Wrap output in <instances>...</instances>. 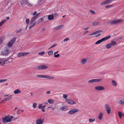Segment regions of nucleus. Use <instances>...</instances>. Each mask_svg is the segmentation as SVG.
Here are the masks:
<instances>
[{
  "mask_svg": "<svg viewBox=\"0 0 124 124\" xmlns=\"http://www.w3.org/2000/svg\"><path fill=\"white\" fill-rule=\"evenodd\" d=\"M45 52L44 51L42 52H41L39 53H38V54L39 55H40L41 56H42L45 54Z\"/></svg>",
  "mask_w": 124,
  "mask_h": 124,
  "instance_id": "4c0bfd02",
  "label": "nucleus"
},
{
  "mask_svg": "<svg viewBox=\"0 0 124 124\" xmlns=\"http://www.w3.org/2000/svg\"><path fill=\"white\" fill-rule=\"evenodd\" d=\"M95 118H93V119H89V122H93L94 121H95Z\"/></svg>",
  "mask_w": 124,
  "mask_h": 124,
  "instance_id": "49530a36",
  "label": "nucleus"
},
{
  "mask_svg": "<svg viewBox=\"0 0 124 124\" xmlns=\"http://www.w3.org/2000/svg\"><path fill=\"white\" fill-rule=\"evenodd\" d=\"M31 19L30 23V25L29 27V29L31 28L32 27L34 26L36 24V22H35L34 21H32L31 22Z\"/></svg>",
  "mask_w": 124,
  "mask_h": 124,
  "instance_id": "dca6fc26",
  "label": "nucleus"
},
{
  "mask_svg": "<svg viewBox=\"0 0 124 124\" xmlns=\"http://www.w3.org/2000/svg\"><path fill=\"white\" fill-rule=\"evenodd\" d=\"M65 101L67 102L70 104L73 105L76 103V102L74 101L72 99H66Z\"/></svg>",
  "mask_w": 124,
  "mask_h": 124,
  "instance_id": "9d476101",
  "label": "nucleus"
},
{
  "mask_svg": "<svg viewBox=\"0 0 124 124\" xmlns=\"http://www.w3.org/2000/svg\"><path fill=\"white\" fill-rule=\"evenodd\" d=\"M21 92V91L18 89H17L16 90H15L14 92V93L16 94H17L18 93H20Z\"/></svg>",
  "mask_w": 124,
  "mask_h": 124,
  "instance_id": "b1692460",
  "label": "nucleus"
},
{
  "mask_svg": "<svg viewBox=\"0 0 124 124\" xmlns=\"http://www.w3.org/2000/svg\"><path fill=\"white\" fill-rule=\"evenodd\" d=\"M4 100H5V99L4 98L0 102V103H4L5 101H4Z\"/></svg>",
  "mask_w": 124,
  "mask_h": 124,
  "instance_id": "bf43d9fd",
  "label": "nucleus"
},
{
  "mask_svg": "<svg viewBox=\"0 0 124 124\" xmlns=\"http://www.w3.org/2000/svg\"><path fill=\"white\" fill-rule=\"evenodd\" d=\"M22 30V29H20L16 31L15 32L16 33L19 34L20 33V32Z\"/></svg>",
  "mask_w": 124,
  "mask_h": 124,
  "instance_id": "58836bf2",
  "label": "nucleus"
},
{
  "mask_svg": "<svg viewBox=\"0 0 124 124\" xmlns=\"http://www.w3.org/2000/svg\"><path fill=\"white\" fill-rule=\"evenodd\" d=\"M10 51L8 48L5 47L4 48V50L3 53V54L4 55H6L9 53Z\"/></svg>",
  "mask_w": 124,
  "mask_h": 124,
  "instance_id": "4468645a",
  "label": "nucleus"
},
{
  "mask_svg": "<svg viewBox=\"0 0 124 124\" xmlns=\"http://www.w3.org/2000/svg\"><path fill=\"white\" fill-rule=\"evenodd\" d=\"M44 0H38V2L39 4H41L44 1Z\"/></svg>",
  "mask_w": 124,
  "mask_h": 124,
  "instance_id": "a18cd8bd",
  "label": "nucleus"
},
{
  "mask_svg": "<svg viewBox=\"0 0 124 124\" xmlns=\"http://www.w3.org/2000/svg\"><path fill=\"white\" fill-rule=\"evenodd\" d=\"M53 53V51H50L48 52L47 54L49 55H51Z\"/></svg>",
  "mask_w": 124,
  "mask_h": 124,
  "instance_id": "c03bdc74",
  "label": "nucleus"
},
{
  "mask_svg": "<svg viewBox=\"0 0 124 124\" xmlns=\"http://www.w3.org/2000/svg\"><path fill=\"white\" fill-rule=\"evenodd\" d=\"M16 38H14L10 40L8 43L7 46L9 48L11 47L16 41Z\"/></svg>",
  "mask_w": 124,
  "mask_h": 124,
  "instance_id": "20e7f679",
  "label": "nucleus"
},
{
  "mask_svg": "<svg viewBox=\"0 0 124 124\" xmlns=\"http://www.w3.org/2000/svg\"><path fill=\"white\" fill-rule=\"evenodd\" d=\"M3 41V38L1 37H0V44H2Z\"/></svg>",
  "mask_w": 124,
  "mask_h": 124,
  "instance_id": "09e8293b",
  "label": "nucleus"
},
{
  "mask_svg": "<svg viewBox=\"0 0 124 124\" xmlns=\"http://www.w3.org/2000/svg\"><path fill=\"white\" fill-rule=\"evenodd\" d=\"M44 119H38L36 120V124H42L44 122Z\"/></svg>",
  "mask_w": 124,
  "mask_h": 124,
  "instance_id": "ddd939ff",
  "label": "nucleus"
},
{
  "mask_svg": "<svg viewBox=\"0 0 124 124\" xmlns=\"http://www.w3.org/2000/svg\"><path fill=\"white\" fill-rule=\"evenodd\" d=\"M102 80V79L100 78L99 79H93L89 80L88 81V82L89 83H93L97 82H100Z\"/></svg>",
  "mask_w": 124,
  "mask_h": 124,
  "instance_id": "423d86ee",
  "label": "nucleus"
},
{
  "mask_svg": "<svg viewBox=\"0 0 124 124\" xmlns=\"http://www.w3.org/2000/svg\"><path fill=\"white\" fill-rule=\"evenodd\" d=\"M46 29L45 28H42L41 29V31L43 32L45 31Z\"/></svg>",
  "mask_w": 124,
  "mask_h": 124,
  "instance_id": "13d9d810",
  "label": "nucleus"
},
{
  "mask_svg": "<svg viewBox=\"0 0 124 124\" xmlns=\"http://www.w3.org/2000/svg\"><path fill=\"white\" fill-rule=\"evenodd\" d=\"M45 78H47L49 79H53L54 78V77L45 75Z\"/></svg>",
  "mask_w": 124,
  "mask_h": 124,
  "instance_id": "5701e85b",
  "label": "nucleus"
},
{
  "mask_svg": "<svg viewBox=\"0 0 124 124\" xmlns=\"http://www.w3.org/2000/svg\"><path fill=\"white\" fill-rule=\"evenodd\" d=\"M94 89L97 91H102L105 89V88L103 86H95Z\"/></svg>",
  "mask_w": 124,
  "mask_h": 124,
  "instance_id": "9b49d317",
  "label": "nucleus"
},
{
  "mask_svg": "<svg viewBox=\"0 0 124 124\" xmlns=\"http://www.w3.org/2000/svg\"><path fill=\"white\" fill-rule=\"evenodd\" d=\"M40 13H38L36 14V15L34 16H33L31 18V22L32 21H34L39 16L40 14Z\"/></svg>",
  "mask_w": 124,
  "mask_h": 124,
  "instance_id": "2eb2a0df",
  "label": "nucleus"
},
{
  "mask_svg": "<svg viewBox=\"0 0 124 124\" xmlns=\"http://www.w3.org/2000/svg\"><path fill=\"white\" fill-rule=\"evenodd\" d=\"M43 18H42L39 19V23H40L41 21H43Z\"/></svg>",
  "mask_w": 124,
  "mask_h": 124,
  "instance_id": "6e6d98bb",
  "label": "nucleus"
},
{
  "mask_svg": "<svg viewBox=\"0 0 124 124\" xmlns=\"http://www.w3.org/2000/svg\"><path fill=\"white\" fill-rule=\"evenodd\" d=\"M100 23V22H96L93 23V26H96L99 24Z\"/></svg>",
  "mask_w": 124,
  "mask_h": 124,
  "instance_id": "7c9ffc66",
  "label": "nucleus"
},
{
  "mask_svg": "<svg viewBox=\"0 0 124 124\" xmlns=\"http://www.w3.org/2000/svg\"><path fill=\"white\" fill-rule=\"evenodd\" d=\"M81 63L82 64L85 63L87 61V60L85 58H83L81 59Z\"/></svg>",
  "mask_w": 124,
  "mask_h": 124,
  "instance_id": "393cba45",
  "label": "nucleus"
},
{
  "mask_svg": "<svg viewBox=\"0 0 124 124\" xmlns=\"http://www.w3.org/2000/svg\"><path fill=\"white\" fill-rule=\"evenodd\" d=\"M88 32V31H85L84 32V35H85L86 33H87Z\"/></svg>",
  "mask_w": 124,
  "mask_h": 124,
  "instance_id": "69168bd1",
  "label": "nucleus"
},
{
  "mask_svg": "<svg viewBox=\"0 0 124 124\" xmlns=\"http://www.w3.org/2000/svg\"><path fill=\"white\" fill-rule=\"evenodd\" d=\"M13 96V95H10L9 96H8V97L4 98L5 99L4 101H6L8 100H11Z\"/></svg>",
  "mask_w": 124,
  "mask_h": 124,
  "instance_id": "412c9836",
  "label": "nucleus"
},
{
  "mask_svg": "<svg viewBox=\"0 0 124 124\" xmlns=\"http://www.w3.org/2000/svg\"><path fill=\"white\" fill-rule=\"evenodd\" d=\"M67 108V107L66 106H64L61 108V110L62 111H64Z\"/></svg>",
  "mask_w": 124,
  "mask_h": 124,
  "instance_id": "f704fd0d",
  "label": "nucleus"
},
{
  "mask_svg": "<svg viewBox=\"0 0 124 124\" xmlns=\"http://www.w3.org/2000/svg\"><path fill=\"white\" fill-rule=\"evenodd\" d=\"M112 85L114 86H116L117 84L116 81L114 80H113L112 81Z\"/></svg>",
  "mask_w": 124,
  "mask_h": 124,
  "instance_id": "2f4dec72",
  "label": "nucleus"
},
{
  "mask_svg": "<svg viewBox=\"0 0 124 124\" xmlns=\"http://www.w3.org/2000/svg\"><path fill=\"white\" fill-rule=\"evenodd\" d=\"M42 104H40L39 105L38 108L39 109L41 108H42Z\"/></svg>",
  "mask_w": 124,
  "mask_h": 124,
  "instance_id": "3c124183",
  "label": "nucleus"
},
{
  "mask_svg": "<svg viewBox=\"0 0 124 124\" xmlns=\"http://www.w3.org/2000/svg\"><path fill=\"white\" fill-rule=\"evenodd\" d=\"M9 116H5L4 118H2V119L3 120L2 122L3 123H7L10 122L11 121V120L9 118Z\"/></svg>",
  "mask_w": 124,
  "mask_h": 124,
  "instance_id": "7ed1b4c3",
  "label": "nucleus"
},
{
  "mask_svg": "<svg viewBox=\"0 0 124 124\" xmlns=\"http://www.w3.org/2000/svg\"><path fill=\"white\" fill-rule=\"evenodd\" d=\"M54 17L53 15H50L48 16L47 18L49 20H51L54 19Z\"/></svg>",
  "mask_w": 124,
  "mask_h": 124,
  "instance_id": "a211bd4d",
  "label": "nucleus"
},
{
  "mask_svg": "<svg viewBox=\"0 0 124 124\" xmlns=\"http://www.w3.org/2000/svg\"><path fill=\"white\" fill-rule=\"evenodd\" d=\"M113 0H107L103 2H101V5H104L112 2Z\"/></svg>",
  "mask_w": 124,
  "mask_h": 124,
  "instance_id": "f8f14e48",
  "label": "nucleus"
},
{
  "mask_svg": "<svg viewBox=\"0 0 124 124\" xmlns=\"http://www.w3.org/2000/svg\"><path fill=\"white\" fill-rule=\"evenodd\" d=\"M110 44L111 45V46H112L115 45L116 44V43L114 41H112L111 42V43Z\"/></svg>",
  "mask_w": 124,
  "mask_h": 124,
  "instance_id": "c756f323",
  "label": "nucleus"
},
{
  "mask_svg": "<svg viewBox=\"0 0 124 124\" xmlns=\"http://www.w3.org/2000/svg\"><path fill=\"white\" fill-rule=\"evenodd\" d=\"M43 104L45 105H47L48 104V102H45L43 103Z\"/></svg>",
  "mask_w": 124,
  "mask_h": 124,
  "instance_id": "0e129e2a",
  "label": "nucleus"
},
{
  "mask_svg": "<svg viewBox=\"0 0 124 124\" xmlns=\"http://www.w3.org/2000/svg\"><path fill=\"white\" fill-rule=\"evenodd\" d=\"M118 114L120 118H122V116H124V114L122 113L121 112H118Z\"/></svg>",
  "mask_w": 124,
  "mask_h": 124,
  "instance_id": "4be33fe9",
  "label": "nucleus"
},
{
  "mask_svg": "<svg viewBox=\"0 0 124 124\" xmlns=\"http://www.w3.org/2000/svg\"><path fill=\"white\" fill-rule=\"evenodd\" d=\"M69 39L68 38H66L64 40V42H65L66 41L68 40H69Z\"/></svg>",
  "mask_w": 124,
  "mask_h": 124,
  "instance_id": "603ef678",
  "label": "nucleus"
},
{
  "mask_svg": "<svg viewBox=\"0 0 124 124\" xmlns=\"http://www.w3.org/2000/svg\"><path fill=\"white\" fill-rule=\"evenodd\" d=\"M103 115L102 113L101 112H100V114L99 115V119L100 120H101L102 119V118Z\"/></svg>",
  "mask_w": 124,
  "mask_h": 124,
  "instance_id": "a878e982",
  "label": "nucleus"
},
{
  "mask_svg": "<svg viewBox=\"0 0 124 124\" xmlns=\"http://www.w3.org/2000/svg\"><path fill=\"white\" fill-rule=\"evenodd\" d=\"M123 20L121 19H119L116 20H111L109 21L108 23L110 25H115L117 23L122 22Z\"/></svg>",
  "mask_w": 124,
  "mask_h": 124,
  "instance_id": "f03ea898",
  "label": "nucleus"
},
{
  "mask_svg": "<svg viewBox=\"0 0 124 124\" xmlns=\"http://www.w3.org/2000/svg\"><path fill=\"white\" fill-rule=\"evenodd\" d=\"M63 98L64 99H67V96L66 94H63Z\"/></svg>",
  "mask_w": 124,
  "mask_h": 124,
  "instance_id": "37998d69",
  "label": "nucleus"
},
{
  "mask_svg": "<svg viewBox=\"0 0 124 124\" xmlns=\"http://www.w3.org/2000/svg\"><path fill=\"white\" fill-rule=\"evenodd\" d=\"M89 12L90 13H91L93 15H95L96 14L95 12L94 11L92 10H89Z\"/></svg>",
  "mask_w": 124,
  "mask_h": 124,
  "instance_id": "72a5a7b5",
  "label": "nucleus"
},
{
  "mask_svg": "<svg viewBox=\"0 0 124 124\" xmlns=\"http://www.w3.org/2000/svg\"><path fill=\"white\" fill-rule=\"evenodd\" d=\"M29 53L23 52V53H19L17 54L18 57H20L22 56L24 57L28 55Z\"/></svg>",
  "mask_w": 124,
  "mask_h": 124,
  "instance_id": "1a4fd4ad",
  "label": "nucleus"
},
{
  "mask_svg": "<svg viewBox=\"0 0 124 124\" xmlns=\"http://www.w3.org/2000/svg\"><path fill=\"white\" fill-rule=\"evenodd\" d=\"M89 28V27H88L86 28H85L84 29V30H88Z\"/></svg>",
  "mask_w": 124,
  "mask_h": 124,
  "instance_id": "338daca9",
  "label": "nucleus"
},
{
  "mask_svg": "<svg viewBox=\"0 0 124 124\" xmlns=\"http://www.w3.org/2000/svg\"><path fill=\"white\" fill-rule=\"evenodd\" d=\"M3 61H2L3 62V63H5V62L6 61V59H3ZM2 61V60H1Z\"/></svg>",
  "mask_w": 124,
  "mask_h": 124,
  "instance_id": "e2e57ef3",
  "label": "nucleus"
},
{
  "mask_svg": "<svg viewBox=\"0 0 124 124\" xmlns=\"http://www.w3.org/2000/svg\"><path fill=\"white\" fill-rule=\"evenodd\" d=\"M103 31L102 30H99L95 32L91 33L89 34V36L93 35H94L98 33L103 32Z\"/></svg>",
  "mask_w": 124,
  "mask_h": 124,
  "instance_id": "f3484780",
  "label": "nucleus"
},
{
  "mask_svg": "<svg viewBox=\"0 0 124 124\" xmlns=\"http://www.w3.org/2000/svg\"><path fill=\"white\" fill-rule=\"evenodd\" d=\"M60 55L59 54H57L56 55H54V56L55 57H58L60 56Z\"/></svg>",
  "mask_w": 124,
  "mask_h": 124,
  "instance_id": "864d4df0",
  "label": "nucleus"
},
{
  "mask_svg": "<svg viewBox=\"0 0 124 124\" xmlns=\"http://www.w3.org/2000/svg\"><path fill=\"white\" fill-rule=\"evenodd\" d=\"M118 103L121 105H124V100L122 99V100H119L118 101Z\"/></svg>",
  "mask_w": 124,
  "mask_h": 124,
  "instance_id": "cd10ccee",
  "label": "nucleus"
},
{
  "mask_svg": "<svg viewBox=\"0 0 124 124\" xmlns=\"http://www.w3.org/2000/svg\"><path fill=\"white\" fill-rule=\"evenodd\" d=\"M21 3L22 6L24 5H26L30 7H31L32 6L31 4L29 3L27 0H22Z\"/></svg>",
  "mask_w": 124,
  "mask_h": 124,
  "instance_id": "39448f33",
  "label": "nucleus"
},
{
  "mask_svg": "<svg viewBox=\"0 0 124 124\" xmlns=\"http://www.w3.org/2000/svg\"><path fill=\"white\" fill-rule=\"evenodd\" d=\"M59 14V11L57 10V11L54 12V13L53 15H54L55 17H56V16H57Z\"/></svg>",
  "mask_w": 124,
  "mask_h": 124,
  "instance_id": "c85d7f7f",
  "label": "nucleus"
},
{
  "mask_svg": "<svg viewBox=\"0 0 124 124\" xmlns=\"http://www.w3.org/2000/svg\"><path fill=\"white\" fill-rule=\"evenodd\" d=\"M102 42V40H101V39L98 40L97 42H96L95 44H99L100 43H101V42Z\"/></svg>",
  "mask_w": 124,
  "mask_h": 124,
  "instance_id": "ea45409f",
  "label": "nucleus"
},
{
  "mask_svg": "<svg viewBox=\"0 0 124 124\" xmlns=\"http://www.w3.org/2000/svg\"><path fill=\"white\" fill-rule=\"evenodd\" d=\"M63 25H62L59 26H58L56 27H54V30H57L60 29L63 27Z\"/></svg>",
  "mask_w": 124,
  "mask_h": 124,
  "instance_id": "6ab92c4d",
  "label": "nucleus"
},
{
  "mask_svg": "<svg viewBox=\"0 0 124 124\" xmlns=\"http://www.w3.org/2000/svg\"><path fill=\"white\" fill-rule=\"evenodd\" d=\"M111 46V45L110 43L107 44L106 46V47L107 49L110 48Z\"/></svg>",
  "mask_w": 124,
  "mask_h": 124,
  "instance_id": "c9c22d12",
  "label": "nucleus"
},
{
  "mask_svg": "<svg viewBox=\"0 0 124 124\" xmlns=\"http://www.w3.org/2000/svg\"><path fill=\"white\" fill-rule=\"evenodd\" d=\"M79 110L77 109H72L70 110L68 112L69 114L70 115L74 114L75 113L78 112Z\"/></svg>",
  "mask_w": 124,
  "mask_h": 124,
  "instance_id": "0eeeda50",
  "label": "nucleus"
},
{
  "mask_svg": "<svg viewBox=\"0 0 124 124\" xmlns=\"http://www.w3.org/2000/svg\"><path fill=\"white\" fill-rule=\"evenodd\" d=\"M36 13L37 12L36 11L34 12L32 14V15L33 16H35V15H36Z\"/></svg>",
  "mask_w": 124,
  "mask_h": 124,
  "instance_id": "4d7b16f0",
  "label": "nucleus"
},
{
  "mask_svg": "<svg viewBox=\"0 0 124 124\" xmlns=\"http://www.w3.org/2000/svg\"><path fill=\"white\" fill-rule=\"evenodd\" d=\"M9 116V118L11 120V119H12L13 118V117H14V116Z\"/></svg>",
  "mask_w": 124,
  "mask_h": 124,
  "instance_id": "052dcab7",
  "label": "nucleus"
},
{
  "mask_svg": "<svg viewBox=\"0 0 124 124\" xmlns=\"http://www.w3.org/2000/svg\"><path fill=\"white\" fill-rule=\"evenodd\" d=\"M113 5H107L105 6V7L106 8H109L113 7Z\"/></svg>",
  "mask_w": 124,
  "mask_h": 124,
  "instance_id": "79ce46f5",
  "label": "nucleus"
},
{
  "mask_svg": "<svg viewBox=\"0 0 124 124\" xmlns=\"http://www.w3.org/2000/svg\"><path fill=\"white\" fill-rule=\"evenodd\" d=\"M50 93V91H48L46 92V93L48 94H49Z\"/></svg>",
  "mask_w": 124,
  "mask_h": 124,
  "instance_id": "774afa93",
  "label": "nucleus"
},
{
  "mask_svg": "<svg viewBox=\"0 0 124 124\" xmlns=\"http://www.w3.org/2000/svg\"><path fill=\"white\" fill-rule=\"evenodd\" d=\"M21 110L20 109L18 110L17 111V113L18 114H19L20 113Z\"/></svg>",
  "mask_w": 124,
  "mask_h": 124,
  "instance_id": "5fc2aeb1",
  "label": "nucleus"
},
{
  "mask_svg": "<svg viewBox=\"0 0 124 124\" xmlns=\"http://www.w3.org/2000/svg\"><path fill=\"white\" fill-rule=\"evenodd\" d=\"M7 80V79H0V83H1L3 82H5Z\"/></svg>",
  "mask_w": 124,
  "mask_h": 124,
  "instance_id": "de8ad7c7",
  "label": "nucleus"
},
{
  "mask_svg": "<svg viewBox=\"0 0 124 124\" xmlns=\"http://www.w3.org/2000/svg\"><path fill=\"white\" fill-rule=\"evenodd\" d=\"M47 101L50 104L53 103L54 102V100L52 99L48 100Z\"/></svg>",
  "mask_w": 124,
  "mask_h": 124,
  "instance_id": "bb28decb",
  "label": "nucleus"
},
{
  "mask_svg": "<svg viewBox=\"0 0 124 124\" xmlns=\"http://www.w3.org/2000/svg\"><path fill=\"white\" fill-rule=\"evenodd\" d=\"M37 77L39 78H45V75H37Z\"/></svg>",
  "mask_w": 124,
  "mask_h": 124,
  "instance_id": "473e14b6",
  "label": "nucleus"
},
{
  "mask_svg": "<svg viewBox=\"0 0 124 124\" xmlns=\"http://www.w3.org/2000/svg\"><path fill=\"white\" fill-rule=\"evenodd\" d=\"M30 22V20L29 19H26V22L27 24H28Z\"/></svg>",
  "mask_w": 124,
  "mask_h": 124,
  "instance_id": "8fccbe9b",
  "label": "nucleus"
},
{
  "mask_svg": "<svg viewBox=\"0 0 124 124\" xmlns=\"http://www.w3.org/2000/svg\"><path fill=\"white\" fill-rule=\"evenodd\" d=\"M48 66L44 65H41L40 66H37L34 67V69L36 70H46L48 69Z\"/></svg>",
  "mask_w": 124,
  "mask_h": 124,
  "instance_id": "f257e3e1",
  "label": "nucleus"
},
{
  "mask_svg": "<svg viewBox=\"0 0 124 124\" xmlns=\"http://www.w3.org/2000/svg\"><path fill=\"white\" fill-rule=\"evenodd\" d=\"M42 111L43 112H44L45 111V109L43 108H41Z\"/></svg>",
  "mask_w": 124,
  "mask_h": 124,
  "instance_id": "680f3d73",
  "label": "nucleus"
},
{
  "mask_svg": "<svg viewBox=\"0 0 124 124\" xmlns=\"http://www.w3.org/2000/svg\"><path fill=\"white\" fill-rule=\"evenodd\" d=\"M37 104L36 102H34L33 103V107L34 108H35L36 107Z\"/></svg>",
  "mask_w": 124,
  "mask_h": 124,
  "instance_id": "a19ab883",
  "label": "nucleus"
},
{
  "mask_svg": "<svg viewBox=\"0 0 124 124\" xmlns=\"http://www.w3.org/2000/svg\"><path fill=\"white\" fill-rule=\"evenodd\" d=\"M111 37V36L110 35H109L108 36H107L105 37H104L101 39V40H102V42L106 40L109 39H110Z\"/></svg>",
  "mask_w": 124,
  "mask_h": 124,
  "instance_id": "aec40b11",
  "label": "nucleus"
},
{
  "mask_svg": "<svg viewBox=\"0 0 124 124\" xmlns=\"http://www.w3.org/2000/svg\"><path fill=\"white\" fill-rule=\"evenodd\" d=\"M104 107L105 109L107 111V113L108 114H110L111 111V108L110 106L108 104H105Z\"/></svg>",
  "mask_w": 124,
  "mask_h": 124,
  "instance_id": "6e6552de",
  "label": "nucleus"
},
{
  "mask_svg": "<svg viewBox=\"0 0 124 124\" xmlns=\"http://www.w3.org/2000/svg\"><path fill=\"white\" fill-rule=\"evenodd\" d=\"M6 21V20L4 19L0 23V26L3 24Z\"/></svg>",
  "mask_w": 124,
  "mask_h": 124,
  "instance_id": "e433bc0d",
  "label": "nucleus"
}]
</instances>
